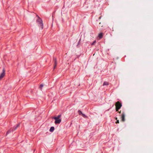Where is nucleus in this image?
Returning <instances> with one entry per match:
<instances>
[{"mask_svg":"<svg viewBox=\"0 0 153 153\" xmlns=\"http://www.w3.org/2000/svg\"><path fill=\"white\" fill-rule=\"evenodd\" d=\"M54 130V127H51L49 130V131L50 132H52Z\"/></svg>","mask_w":153,"mask_h":153,"instance_id":"1a4fd4ad","label":"nucleus"},{"mask_svg":"<svg viewBox=\"0 0 153 153\" xmlns=\"http://www.w3.org/2000/svg\"><path fill=\"white\" fill-rule=\"evenodd\" d=\"M101 18V16H100V17L99 18V19H100Z\"/></svg>","mask_w":153,"mask_h":153,"instance_id":"6ab92c4d","label":"nucleus"},{"mask_svg":"<svg viewBox=\"0 0 153 153\" xmlns=\"http://www.w3.org/2000/svg\"><path fill=\"white\" fill-rule=\"evenodd\" d=\"M96 41H94L91 44V45H93L94 44V43H96Z\"/></svg>","mask_w":153,"mask_h":153,"instance_id":"2eb2a0df","label":"nucleus"},{"mask_svg":"<svg viewBox=\"0 0 153 153\" xmlns=\"http://www.w3.org/2000/svg\"><path fill=\"white\" fill-rule=\"evenodd\" d=\"M116 106L115 110L116 111H118V110L122 106V104L120 103L119 101H117L116 102L115 104Z\"/></svg>","mask_w":153,"mask_h":153,"instance_id":"f03ea898","label":"nucleus"},{"mask_svg":"<svg viewBox=\"0 0 153 153\" xmlns=\"http://www.w3.org/2000/svg\"><path fill=\"white\" fill-rule=\"evenodd\" d=\"M115 120H118L117 119V117H115Z\"/></svg>","mask_w":153,"mask_h":153,"instance_id":"a211bd4d","label":"nucleus"},{"mask_svg":"<svg viewBox=\"0 0 153 153\" xmlns=\"http://www.w3.org/2000/svg\"><path fill=\"white\" fill-rule=\"evenodd\" d=\"M108 85V83L107 82H104L103 84V85Z\"/></svg>","mask_w":153,"mask_h":153,"instance_id":"9b49d317","label":"nucleus"},{"mask_svg":"<svg viewBox=\"0 0 153 153\" xmlns=\"http://www.w3.org/2000/svg\"><path fill=\"white\" fill-rule=\"evenodd\" d=\"M3 72L0 75V79H1L5 75V70L4 68H3L2 70Z\"/></svg>","mask_w":153,"mask_h":153,"instance_id":"20e7f679","label":"nucleus"},{"mask_svg":"<svg viewBox=\"0 0 153 153\" xmlns=\"http://www.w3.org/2000/svg\"><path fill=\"white\" fill-rule=\"evenodd\" d=\"M36 16L38 17V19L36 20V22L38 23L39 26L42 29L43 28V26L42 20L38 15H36Z\"/></svg>","mask_w":153,"mask_h":153,"instance_id":"f257e3e1","label":"nucleus"},{"mask_svg":"<svg viewBox=\"0 0 153 153\" xmlns=\"http://www.w3.org/2000/svg\"><path fill=\"white\" fill-rule=\"evenodd\" d=\"M118 112H119V114H121V111H119V112H118Z\"/></svg>","mask_w":153,"mask_h":153,"instance_id":"f3484780","label":"nucleus"},{"mask_svg":"<svg viewBox=\"0 0 153 153\" xmlns=\"http://www.w3.org/2000/svg\"><path fill=\"white\" fill-rule=\"evenodd\" d=\"M125 113L124 112H123L122 114L121 117V121L123 122H124L125 121Z\"/></svg>","mask_w":153,"mask_h":153,"instance_id":"39448f33","label":"nucleus"},{"mask_svg":"<svg viewBox=\"0 0 153 153\" xmlns=\"http://www.w3.org/2000/svg\"><path fill=\"white\" fill-rule=\"evenodd\" d=\"M61 117V115H58L56 117H54L53 118V119L55 120H58V119H61L60 118Z\"/></svg>","mask_w":153,"mask_h":153,"instance_id":"6e6552de","label":"nucleus"},{"mask_svg":"<svg viewBox=\"0 0 153 153\" xmlns=\"http://www.w3.org/2000/svg\"><path fill=\"white\" fill-rule=\"evenodd\" d=\"M78 113H79V115H82V111L80 110H79L78 111Z\"/></svg>","mask_w":153,"mask_h":153,"instance_id":"ddd939ff","label":"nucleus"},{"mask_svg":"<svg viewBox=\"0 0 153 153\" xmlns=\"http://www.w3.org/2000/svg\"><path fill=\"white\" fill-rule=\"evenodd\" d=\"M20 125V123H19L16 126H14L13 128H10L8 131H7V132L6 135V136H7L8 134L10 133L11 132H13V131L17 129V128Z\"/></svg>","mask_w":153,"mask_h":153,"instance_id":"7ed1b4c3","label":"nucleus"},{"mask_svg":"<svg viewBox=\"0 0 153 153\" xmlns=\"http://www.w3.org/2000/svg\"><path fill=\"white\" fill-rule=\"evenodd\" d=\"M43 87V85L42 84H41L39 87V88L41 89V90H42V88Z\"/></svg>","mask_w":153,"mask_h":153,"instance_id":"f8f14e48","label":"nucleus"},{"mask_svg":"<svg viewBox=\"0 0 153 153\" xmlns=\"http://www.w3.org/2000/svg\"><path fill=\"white\" fill-rule=\"evenodd\" d=\"M119 123V120H117V121L116 122V124H117V123Z\"/></svg>","mask_w":153,"mask_h":153,"instance_id":"dca6fc26","label":"nucleus"},{"mask_svg":"<svg viewBox=\"0 0 153 153\" xmlns=\"http://www.w3.org/2000/svg\"><path fill=\"white\" fill-rule=\"evenodd\" d=\"M55 124H59L61 121V119L55 120Z\"/></svg>","mask_w":153,"mask_h":153,"instance_id":"0eeeda50","label":"nucleus"},{"mask_svg":"<svg viewBox=\"0 0 153 153\" xmlns=\"http://www.w3.org/2000/svg\"><path fill=\"white\" fill-rule=\"evenodd\" d=\"M103 34L102 33H100L99 34L98 37L100 39H101L102 37Z\"/></svg>","mask_w":153,"mask_h":153,"instance_id":"9d476101","label":"nucleus"},{"mask_svg":"<svg viewBox=\"0 0 153 153\" xmlns=\"http://www.w3.org/2000/svg\"><path fill=\"white\" fill-rule=\"evenodd\" d=\"M82 116L84 117V118H85V117H87L85 116V115L84 114H83V113H82Z\"/></svg>","mask_w":153,"mask_h":153,"instance_id":"4468645a","label":"nucleus"},{"mask_svg":"<svg viewBox=\"0 0 153 153\" xmlns=\"http://www.w3.org/2000/svg\"><path fill=\"white\" fill-rule=\"evenodd\" d=\"M54 69L56 67L57 65V61L56 59V58L54 59Z\"/></svg>","mask_w":153,"mask_h":153,"instance_id":"423d86ee","label":"nucleus"}]
</instances>
